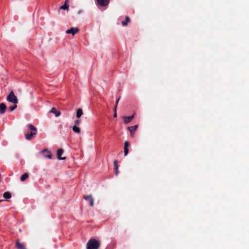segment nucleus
Wrapping results in <instances>:
<instances>
[{
	"mask_svg": "<svg viewBox=\"0 0 249 249\" xmlns=\"http://www.w3.org/2000/svg\"><path fill=\"white\" fill-rule=\"evenodd\" d=\"M63 152H64V151L61 148H59V149H58L57 150V153H56V156H57V158L58 160H66V157H61V156L63 154Z\"/></svg>",
	"mask_w": 249,
	"mask_h": 249,
	"instance_id": "7",
	"label": "nucleus"
},
{
	"mask_svg": "<svg viewBox=\"0 0 249 249\" xmlns=\"http://www.w3.org/2000/svg\"><path fill=\"white\" fill-rule=\"evenodd\" d=\"M51 112L55 114V115L56 117L59 116L61 114V112L59 111H57L55 107H53L51 109Z\"/></svg>",
	"mask_w": 249,
	"mask_h": 249,
	"instance_id": "12",
	"label": "nucleus"
},
{
	"mask_svg": "<svg viewBox=\"0 0 249 249\" xmlns=\"http://www.w3.org/2000/svg\"><path fill=\"white\" fill-rule=\"evenodd\" d=\"M80 30L78 27H71L66 31L68 34H71L73 36L79 32Z\"/></svg>",
	"mask_w": 249,
	"mask_h": 249,
	"instance_id": "5",
	"label": "nucleus"
},
{
	"mask_svg": "<svg viewBox=\"0 0 249 249\" xmlns=\"http://www.w3.org/2000/svg\"><path fill=\"white\" fill-rule=\"evenodd\" d=\"M7 101L11 102L14 104H17L18 102V100L15 94H8L6 98Z\"/></svg>",
	"mask_w": 249,
	"mask_h": 249,
	"instance_id": "3",
	"label": "nucleus"
},
{
	"mask_svg": "<svg viewBox=\"0 0 249 249\" xmlns=\"http://www.w3.org/2000/svg\"><path fill=\"white\" fill-rule=\"evenodd\" d=\"M16 247L17 249H26L25 246L19 241H17L16 243Z\"/></svg>",
	"mask_w": 249,
	"mask_h": 249,
	"instance_id": "10",
	"label": "nucleus"
},
{
	"mask_svg": "<svg viewBox=\"0 0 249 249\" xmlns=\"http://www.w3.org/2000/svg\"><path fill=\"white\" fill-rule=\"evenodd\" d=\"M119 98H118L117 100H116V104H118V102H119Z\"/></svg>",
	"mask_w": 249,
	"mask_h": 249,
	"instance_id": "22",
	"label": "nucleus"
},
{
	"mask_svg": "<svg viewBox=\"0 0 249 249\" xmlns=\"http://www.w3.org/2000/svg\"><path fill=\"white\" fill-rule=\"evenodd\" d=\"M3 196V197L6 199H9L12 196L11 193L9 192H6L4 193Z\"/></svg>",
	"mask_w": 249,
	"mask_h": 249,
	"instance_id": "15",
	"label": "nucleus"
},
{
	"mask_svg": "<svg viewBox=\"0 0 249 249\" xmlns=\"http://www.w3.org/2000/svg\"><path fill=\"white\" fill-rule=\"evenodd\" d=\"M100 246V242L99 241L95 238L90 239L87 243V249H98Z\"/></svg>",
	"mask_w": 249,
	"mask_h": 249,
	"instance_id": "2",
	"label": "nucleus"
},
{
	"mask_svg": "<svg viewBox=\"0 0 249 249\" xmlns=\"http://www.w3.org/2000/svg\"><path fill=\"white\" fill-rule=\"evenodd\" d=\"M6 106L3 103L0 104V114H3L5 112Z\"/></svg>",
	"mask_w": 249,
	"mask_h": 249,
	"instance_id": "9",
	"label": "nucleus"
},
{
	"mask_svg": "<svg viewBox=\"0 0 249 249\" xmlns=\"http://www.w3.org/2000/svg\"><path fill=\"white\" fill-rule=\"evenodd\" d=\"M2 201H3V200H0V203L1 202H2Z\"/></svg>",
	"mask_w": 249,
	"mask_h": 249,
	"instance_id": "26",
	"label": "nucleus"
},
{
	"mask_svg": "<svg viewBox=\"0 0 249 249\" xmlns=\"http://www.w3.org/2000/svg\"><path fill=\"white\" fill-rule=\"evenodd\" d=\"M80 123V120H76L75 121H74V125H78Z\"/></svg>",
	"mask_w": 249,
	"mask_h": 249,
	"instance_id": "20",
	"label": "nucleus"
},
{
	"mask_svg": "<svg viewBox=\"0 0 249 249\" xmlns=\"http://www.w3.org/2000/svg\"><path fill=\"white\" fill-rule=\"evenodd\" d=\"M116 116H117L116 112V111H115V113H114V117H116Z\"/></svg>",
	"mask_w": 249,
	"mask_h": 249,
	"instance_id": "23",
	"label": "nucleus"
},
{
	"mask_svg": "<svg viewBox=\"0 0 249 249\" xmlns=\"http://www.w3.org/2000/svg\"><path fill=\"white\" fill-rule=\"evenodd\" d=\"M122 24L123 25V26H124V20H123L122 21Z\"/></svg>",
	"mask_w": 249,
	"mask_h": 249,
	"instance_id": "21",
	"label": "nucleus"
},
{
	"mask_svg": "<svg viewBox=\"0 0 249 249\" xmlns=\"http://www.w3.org/2000/svg\"><path fill=\"white\" fill-rule=\"evenodd\" d=\"M130 19L128 17H125V26L130 22Z\"/></svg>",
	"mask_w": 249,
	"mask_h": 249,
	"instance_id": "19",
	"label": "nucleus"
},
{
	"mask_svg": "<svg viewBox=\"0 0 249 249\" xmlns=\"http://www.w3.org/2000/svg\"><path fill=\"white\" fill-rule=\"evenodd\" d=\"M72 130L74 132L77 133H79L80 132V128L76 125H74L73 126Z\"/></svg>",
	"mask_w": 249,
	"mask_h": 249,
	"instance_id": "17",
	"label": "nucleus"
},
{
	"mask_svg": "<svg viewBox=\"0 0 249 249\" xmlns=\"http://www.w3.org/2000/svg\"><path fill=\"white\" fill-rule=\"evenodd\" d=\"M113 163H114V166L115 174L117 176V175H118V166L117 164V160H115L114 161Z\"/></svg>",
	"mask_w": 249,
	"mask_h": 249,
	"instance_id": "14",
	"label": "nucleus"
},
{
	"mask_svg": "<svg viewBox=\"0 0 249 249\" xmlns=\"http://www.w3.org/2000/svg\"><path fill=\"white\" fill-rule=\"evenodd\" d=\"M40 152L42 154L44 157L47 158L49 159H51L52 158V153L48 149H44L41 151Z\"/></svg>",
	"mask_w": 249,
	"mask_h": 249,
	"instance_id": "6",
	"label": "nucleus"
},
{
	"mask_svg": "<svg viewBox=\"0 0 249 249\" xmlns=\"http://www.w3.org/2000/svg\"><path fill=\"white\" fill-rule=\"evenodd\" d=\"M68 2H69V0H66L64 4L62 6L60 7V9H63V10H68L69 9V5L68 4Z\"/></svg>",
	"mask_w": 249,
	"mask_h": 249,
	"instance_id": "11",
	"label": "nucleus"
},
{
	"mask_svg": "<svg viewBox=\"0 0 249 249\" xmlns=\"http://www.w3.org/2000/svg\"><path fill=\"white\" fill-rule=\"evenodd\" d=\"M29 178V175L27 173H24L21 175L20 178V180L21 181L23 182L25 181Z\"/></svg>",
	"mask_w": 249,
	"mask_h": 249,
	"instance_id": "13",
	"label": "nucleus"
},
{
	"mask_svg": "<svg viewBox=\"0 0 249 249\" xmlns=\"http://www.w3.org/2000/svg\"><path fill=\"white\" fill-rule=\"evenodd\" d=\"M28 130L30 131V133H25V138L27 140H31L34 136L37 134V128L32 124L27 125Z\"/></svg>",
	"mask_w": 249,
	"mask_h": 249,
	"instance_id": "1",
	"label": "nucleus"
},
{
	"mask_svg": "<svg viewBox=\"0 0 249 249\" xmlns=\"http://www.w3.org/2000/svg\"><path fill=\"white\" fill-rule=\"evenodd\" d=\"M84 198L89 202V204L90 206H93L94 204V200L91 195L84 196Z\"/></svg>",
	"mask_w": 249,
	"mask_h": 249,
	"instance_id": "8",
	"label": "nucleus"
},
{
	"mask_svg": "<svg viewBox=\"0 0 249 249\" xmlns=\"http://www.w3.org/2000/svg\"><path fill=\"white\" fill-rule=\"evenodd\" d=\"M122 119L124 120V116L122 117Z\"/></svg>",
	"mask_w": 249,
	"mask_h": 249,
	"instance_id": "25",
	"label": "nucleus"
},
{
	"mask_svg": "<svg viewBox=\"0 0 249 249\" xmlns=\"http://www.w3.org/2000/svg\"><path fill=\"white\" fill-rule=\"evenodd\" d=\"M83 114V111L82 109L79 108L77 110L76 112V117L77 118H80L82 115Z\"/></svg>",
	"mask_w": 249,
	"mask_h": 249,
	"instance_id": "16",
	"label": "nucleus"
},
{
	"mask_svg": "<svg viewBox=\"0 0 249 249\" xmlns=\"http://www.w3.org/2000/svg\"><path fill=\"white\" fill-rule=\"evenodd\" d=\"M9 93L13 94V93H14V92H13V91L11 90L10 91V92Z\"/></svg>",
	"mask_w": 249,
	"mask_h": 249,
	"instance_id": "24",
	"label": "nucleus"
},
{
	"mask_svg": "<svg viewBox=\"0 0 249 249\" xmlns=\"http://www.w3.org/2000/svg\"><path fill=\"white\" fill-rule=\"evenodd\" d=\"M17 107V106L16 104H14L13 106H12L10 107H9L8 109L10 110V111H12L14 109H15Z\"/></svg>",
	"mask_w": 249,
	"mask_h": 249,
	"instance_id": "18",
	"label": "nucleus"
},
{
	"mask_svg": "<svg viewBox=\"0 0 249 249\" xmlns=\"http://www.w3.org/2000/svg\"><path fill=\"white\" fill-rule=\"evenodd\" d=\"M97 5L101 7H106L108 5L110 0H95Z\"/></svg>",
	"mask_w": 249,
	"mask_h": 249,
	"instance_id": "4",
	"label": "nucleus"
}]
</instances>
